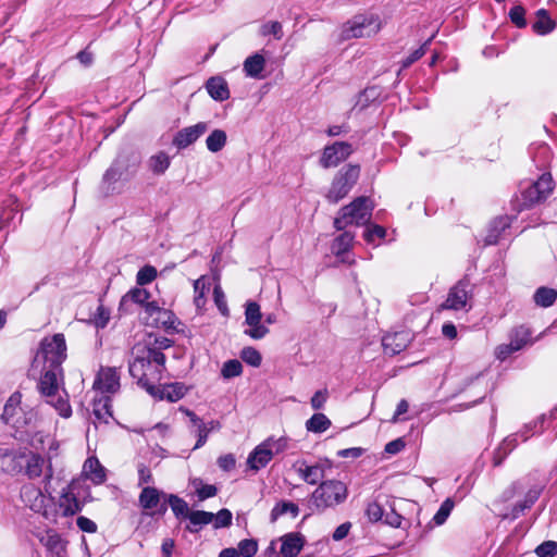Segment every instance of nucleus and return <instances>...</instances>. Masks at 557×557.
<instances>
[{
	"instance_id": "nucleus-7",
	"label": "nucleus",
	"mask_w": 557,
	"mask_h": 557,
	"mask_svg": "<svg viewBox=\"0 0 557 557\" xmlns=\"http://www.w3.org/2000/svg\"><path fill=\"white\" fill-rule=\"evenodd\" d=\"M347 496V486L342 481L327 480L313 491L311 502L318 511H323L344 503Z\"/></svg>"
},
{
	"instance_id": "nucleus-12",
	"label": "nucleus",
	"mask_w": 557,
	"mask_h": 557,
	"mask_svg": "<svg viewBox=\"0 0 557 557\" xmlns=\"http://www.w3.org/2000/svg\"><path fill=\"white\" fill-rule=\"evenodd\" d=\"M472 284L466 278L460 280L449 289L441 309L468 312L472 308Z\"/></svg>"
},
{
	"instance_id": "nucleus-20",
	"label": "nucleus",
	"mask_w": 557,
	"mask_h": 557,
	"mask_svg": "<svg viewBox=\"0 0 557 557\" xmlns=\"http://www.w3.org/2000/svg\"><path fill=\"white\" fill-rule=\"evenodd\" d=\"M209 128L208 123L199 122L195 125L181 129L174 137V145L178 148H186L201 137Z\"/></svg>"
},
{
	"instance_id": "nucleus-25",
	"label": "nucleus",
	"mask_w": 557,
	"mask_h": 557,
	"mask_svg": "<svg viewBox=\"0 0 557 557\" xmlns=\"http://www.w3.org/2000/svg\"><path fill=\"white\" fill-rule=\"evenodd\" d=\"M206 88L210 97L216 101H224L230 97L227 83L221 76L210 77L206 83Z\"/></svg>"
},
{
	"instance_id": "nucleus-32",
	"label": "nucleus",
	"mask_w": 557,
	"mask_h": 557,
	"mask_svg": "<svg viewBox=\"0 0 557 557\" xmlns=\"http://www.w3.org/2000/svg\"><path fill=\"white\" fill-rule=\"evenodd\" d=\"M210 289V283L206 278V276H200L194 282V304L197 309H203L207 302L206 295Z\"/></svg>"
},
{
	"instance_id": "nucleus-3",
	"label": "nucleus",
	"mask_w": 557,
	"mask_h": 557,
	"mask_svg": "<svg viewBox=\"0 0 557 557\" xmlns=\"http://www.w3.org/2000/svg\"><path fill=\"white\" fill-rule=\"evenodd\" d=\"M2 420L15 430L16 438L29 431V428L40 422L38 411L23 404L20 392L13 393L7 400L2 412Z\"/></svg>"
},
{
	"instance_id": "nucleus-63",
	"label": "nucleus",
	"mask_w": 557,
	"mask_h": 557,
	"mask_svg": "<svg viewBox=\"0 0 557 557\" xmlns=\"http://www.w3.org/2000/svg\"><path fill=\"white\" fill-rule=\"evenodd\" d=\"M513 346L509 344H502L496 347L495 349V356L498 360L504 361L506 360L512 352L518 351L517 349L512 348Z\"/></svg>"
},
{
	"instance_id": "nucleus-47",
	"label": "nucleus",
	"mask_w": 557,
	"mask_h": 557,
	"mask_svg": "<svg viewBox=\"0 0 557 557\" xmlns=\"http://www.w3.org/2000/svg\"><path fill=\"white\" fill-rule=\"evenodd\" d=\"M157 277V269L152 265L143 267L136 275V283L139 286L151 283Z\"/></svg>"
},
{
	"instance_id": "nucleus-58",
	"label": "nucleus",
	"mask_w": 557,
	"mask_h": 557,
	"mask_svg": "<svg viewBox=\"0 0 557 557\" xmlns=\"http://www.w3.org/2000/svg\"><path fill=\"white\" fill-rule=\"evenodd\" d=\"M366 513L370 521L376 522L383 518V509L381 505L376 502H372L368 504Z\"/></svg>"
},
{
	"instance_id": "nucleus-18",
	"label": "nucleus",
	"mask_w": 557,
	"mask_h": 557,
	"mask_svg": "<svg viewBox=\"0 0 557 557\" xmlns=\"http://www.w3.org/2000/svg\"><path fill=\"white\" fill-rule=\"evenodd\" d=\"M75 482H71L65 488L62 490L59 497L58 507L61 516L70 517L82 510V504L75 495Z\"/></svg>"
},
{
	"instance_id": "nucleus-60",
	"label": "nucleus",
	"mask_w": 557,
	"mask_h": 557,
	"mask_svg": "<svg viewBox=\"0 0 557 557\" xmlns=\"http://www.w3.org/2000/svg\"><path fill=\"white\" fill-rule=\"evenodd\" d=\"M263 35H273L275 38L281 39L283 36L282 25L278 22H270L262 26Z\"/></svg>"
},
{
	"instance_id": "nucleus-64",
	"label": "nucleus",
	"mask_w": 557,
	"mask_h": 557,
	"mask_svg": "<svg viewBox=\"0 0 557 557\" xmlns=\"http://www.w3.org/2000/svg\"><path fill=\"white\" fill-rule=\"evenodd\" d=\"M76 523L77 527L84 532L95 533L97 531V524L89 518L81 516L77 518Z\"/></svg>"
},
{
	"instance_id": "nucleus-16",
	"label": "nucleus",
	"mask_w": 557,
	"mask_h": 557,
	"mask_svg": "<svg viewBox=\"0 0 557 557\" xmlns=\"http://www.w3.org/2000/svg\"><path fill=\"white\" fill-rule=\"evenodd\" d=\"M352 152L350 144L345 141H336L331 146H326L320 159V164L327 169L336 166L342 161L346 160Z\"/></svg>"
},
{
	"instance_id": "nucleus-15",
	"label": "nucleus",
	"mask_w": 557,
	"mask_h": 557,
	"mask_svg": "<svg viewBox=\"0 0 557 557\" xmlns=\"http://www.w3.org/2000/svg\"><path fill=\"white\" fill-rule=\"evenodd\" d=\"M162 496L164 494L156 487L145 486L139 494L138 502L140 507L148 511L147 515H163L168 509V505L161 502Z\"/></svg>"
},
{
	"instance_id": "nucleus-45",
	"label": "nucleus",
	"mask_w": 557,
	"mask_h": 557,
	"mask_svg": "<svg viewBox=\"0 0 557 557\" xmlns=\"http://www.w3.org/2000/svg\"><path fill=\"white\" fill-rule=\"evenodd\" d=\"M169 505L176 517H188L189 509L187 503L176 495H169Z\"/></svg>"
},
{
	"instance_id": "nucleus-40",
	"label": "nucleus",
	"mask_w": 557,
	"mask_h": 557,
	"mask_svg": "<svg viewBox=\"0 0 557 557\" xmlns=\"http://www.w3.org/2000/svg\"><path fill=\"white\" fill-rule=\"evenodd\" d=\"M92 411L97 420L108 423L112 418L110 398L103 397L95 401Z\"/></svg>"
},
{
	"instance_id": "nucleus-43",
	"label": "nucleus",
	"mask_w": 557,
	"mask_h": 557,
	"mask_svg": "<svg viewBox=\"0 0 557 557\" xmlns=\"http://www.w3.org/2000/svg\"><path fill=\"white\" fill-rule=\"evenodd\" d=\"M238 556L253 557L258 552V542L255 539L242 540L237 545Z\"/></svg>"
},
{
	"instance_id": "nucleus-21",
	"label": "nucleus",
	"mask_w": 557,
	"mask_h": 557,
	"mask_svg": "<svg viewBox=\"0 0 557 557\" xmlns=\"http://www.w3.org/2000/svg\"><path fill=\"white\" fill-rule=\"evenodd\" d=\"M410 342V335L407 332H397L387 334L382 339L385 354L397 355L405 350Z\"/></svg>"
},
{
	"instance_id": "nucleus-30",
	"label": "nucleus",
	"mask_w": 557,
	"mask_h": 557,
	"mask_svg": "<svg viewBox=\"0 0 557 557\" xmlns=\"http://www.w3.org/2000/svg\"><path fill=\"white\" fill-rule=\"evenodd\" d=\"M147 324L154 325L157 327L161 326L170 332H176L178 331L177 327L181 322L172 311L164 309L159 318H154L153 321H148Z\"/></svg>"
},
{
	"instance_id": "nucleus-5",
	"label": "nucleus",
	"mask_w": 557,
	"mask_h": 557,
	"mask_svg": "<svg viewBox=\"0 0 557 557\" xmlns=\"http://www.w3.org/2000/svg\"><path fill=\"white\" fill-rule=\"evenodd\" d=\"M382 27L381 20L374 14H357L345 22L338 32V40L346 41L358 38H370Z\"/></svg>"
},
{
	"instance_id": "nucleus-44",
	"label": "nucleus",
	"mask_w": 557,
	"mask_h": 557,
	"mask_svg": "<svg viewBox=\"0 0 557 557\" xmlns=\"http://www.w3.org/2000/svg\"><path fill=\"white\" fill-rule=\"evenodd\" d=\"M243 372V366L237 359L227 360L224 362L221 374L224 379H232L239 376Z\"/></svg>"
},
{
	"instance_id": "nucleus-39",
	"label": "nucleus",
	"mask_w": 557,
	"mask_h": 557,
	"mask_svg": "<svg viewBox=\"0 0 557 557\" xmlns=\"http://www.w3.org/2000/svg\"><path fill=\"white\" fill-rule=\"evenodd\" d=\"M355 235L350 232H344L339 236H337L332 245V251L335 256L339 257L341 255L347 252L354 242Z\"/></svg>"
},
{
	"instance_id": "nucleus-27",
	"label": "nucleus",
	"mask_w": 557,
	"mask_h": 557,
	"mask_svg": "<svg viewBox=\"0 0 557 557\" xmlns=\"http://www.w3.org/2000/svg\"><path fill=\"white\" fill-rule=\"evenodd\" d=\"M265 67V59L260 53H255L248 57L243 64V70L246 76L251 78H262V72Z\"/></svg>"
},
{
	"instance_id": "nucleus-17",
	"label": "nucleus",
	"mask_w": 557,
	"mask_h": 557,
	"mask_svg": "<svg viewBox=\"0 0 557 557\" xmlns=\"http://www.w3.org/2000/svg\"><path fill=\"white\" fill-rule=\"evenodd\" d=\"M94 387L102 394H114L120 388V374L116 368H101L97 374Z\"/></svg>"
},
{
	"instance_id": "nucleus-36",
	"label": "nucleus",
	"mask_w": 557,
	"mask_h": 557,
	"mask_svg": "<svg viewBox=\"0 0 557 557\" xmlns=\"http://www.w3.org/2000/svg\"><path fill=\"white\" fill-rule=\"evenodd\" d=\"M285 513H290L293 518H296L299 513V508L292 502H280L271 510L270 519L272 522H275L281 516Z\"/></svg>"
},
{
	"instance_id": "nucleus-48",
	"label": "nucleus",
	"mask_w": 557,
	"mask_h": 557,
	"mask_svg": "<svg viewBox=\"0 0 557 557\" xmlns=\"http://www.w3.org/2000/svg\"><path fill=\"white\" fill-rule=\"evenodd\" d=\"M187 518L195 525H205L213 521L214 515L203 510H196L189 512Z\"/></svg>"
},
{
	"instance_id": "nucleus-13",
	"label": "nucleus",
	"mask_w": 557,
	"mask_h": 557,
	"mask_svg": "<svg viewBox=\"0 0 557 557\" xmlns=\"http://www.w3.org/2000/svg\"><path fill=\"white\" fill-rule=\"evenodd\" d=\"M555 187L549 173L542 174L535 182L522 189L523 206L530 207L546 200Z\"/></svg>"
},
{
	"instance_id": "nucleus-24",
	"label": "nucleus",
	"mask_w": 557,
	"mask_h": 557,
	"mask_svg": "<svg viewBox=\"0 0 557 557\" xmlns=\"http://www.w3.org/2000/svg\"><path fill=\"white\" fill-rule=\"evenodd\" d=\"M305 540L299 533H288L282 537L281 554L284 557H296L302 549Z\"/></svg>"
},
{
	"instance_id": "nucleus-57",
	"label": "nucleus",
	"mask_w": 557,
	"mask_h": 557,
	"mask_svg": "<svg viewBox=\"0 0 557 557\" xmlns=\"http://www.w3.org/2000/svg\"><path fill=\"white\" fill-rule=\"evenodd\" d=\"M110 319V312L102 306H98L97 311L94 315V323L97 327L103 329Z\"/></svg>"
},
{
	"instance_id": "nucleus-8",
	"label": "nucleus",
	"mask_w": 557,
	"mask_h": 557,
	"mask_svg": "<svg viewBox=\"0 0 557 557\" xmlns=\"http://www.w3.org/2000/svg\"><path fill=\"white\" fill-rule=\"evenodd\" d=\"M20 498L32 511L40 513L47 520H55L57 511L49 508L52 498L47 496L39 486L34 483H25L21 487Z\"/></svg>"
},
{
	"instance_id": "nucleus-29",
	"label": "nucleus",
	"mask_w": 557,
	"mask_h": 557,
	"mask_svg": "<svg viewBox=\"0 0 557 557\" xmlns=\"http://www.w3.org/2000/svg\"><path fill=\"white\" fill-rule=\"evenodd\" d=\"M556 27V22L552 20L545 9H540L536 12V21L533 24V30L539 35H546L553 32Z\"/></svg>"
},
{
	"instance_id": "nucleus-56",
	"label": "nucleus",
	"mask_w": 557,
	"mask_h": 557,
	"mask_svg": "<svg viewBox=\"0 0 557 557\" xmlns=\"http://www.w3.org/2000/svg\"><path fill=\"white\" fill-rule=\"evenodd\" d=\"M329 398V392L326 388L317 391L311 397L310 404L314 410L322 409Z\"/></svg>"
},
{
	"instance_id": "nucleus-14",
	"label": "nucleus",
	"mask_w": 557,
	"mask_h": 557,
	"mask_svg": "<svg viewBox=\"0 0 557 557\" xmlns=\"http://www.w3.org/2000/svg\"><path fill=\"white\" fill-rule=\"evenodd\" d=\"M248 329L244 334L252 339H261L269 333L268 326L262 323L260 306L255 301H248L245 306V322Z\"/></svg>"
},
{
	"instance_id": "nucleus-54",
	"label": "nucleus",
	"mask_w": 557,
	"mask_h": 557,
	"mask_svg": "<svg viewBox=\"0 0 557 557\" xmlns=\"http://www.w3.org/2000/svg\"><path fill=\"white\" fill-rule=\"evenodd\" d=\"M213 298L214 302L219 309V311L227 317L228 315V307L226 304L225 295L220 286H215L213 289Z\"/></svg>"
},
{
	"instance_id": "nucleus-33",
	"label": "nucleus",
	"mask_w": 557,
	"mask_h": 557,
	"mask_svg": "<svg viewBox=\"0 0 557 557\" xmlns=\"http://www.w3.org/2000/svg\"><path fill=\"white\" fill-rule=\"evenodd\" d=\"M557 299V290L549 287H540L533 295V300L539 307H550Z\"/></svg>"
},
{
	"instance_id": "nucleus-42",
	"label": "nucleus",
	"mask_w": 557,
	"mask_h": 557,
	"mask_svg": "<svg viewBox=\"0 0 557 557\" xmlns=\"http://www.w3.org/2000/svg\"><path fill=\"white\" fill-rule=\"evenodd\" d=\"M288 437L281 436L278 438L269 437L263 441L264 445H267L268 449L272 453V456L281 454L288 448Z\"/></svg>"
},
{
	"instance_id": "nucleus-1",
	"label": "nucleus",
	"mask_w": 557,
	"mask_h": 557,
	"mask_svg": "<svg viewBox=\"0 0 557 557\" xmlns=\"http://www.w3.org/2000/svg\"><path fill=\"white\" fill-rule=\"evenodd\" d=\"M66 358V344L63 334L46 337L40 343L32 369L41 373L38 387L47 403L52 406L62 418L72 416L67 393L60 387L62 383L61 364Z\"/></svg>"
},
{
	"instance_id": "nucleus-51",
	"label": "nucleus",
	"mask_w": 557,
	"mask_h": 557,
	"mask_svg": "<svg viewBox=\"0 0 557 557\" xmlns=\"http://www.w3.org/2000/svg\"><path fill=\"white\" fill-rule=\"evenodd\" d=\"M539 557H554L557 554V542L545 541L535 548Z\"/></svg>"
},
{
	"instance_id": "nucleus-31",
	"label": "nucleus",
	"mask_w": 557,
	"mask_h": 557,
	"mask_svg": "<svg viewBox=\"0 0 557 557\" xmlns=\"http://www.w3.org/2000/svg\"><path fill=\"white\" fill-rule=\"evenodd\" d=\"M171 159L164 151L151 156L148 160V168L156 175L163 174L169 169Z\"/></svg>"
},
{
	"instance_id": "nucleus-28",
	"label": "nucleus",
	"mask_w": 557,
	"mask_h": 557,
	"mask_svg": "<svg viewBox=\"0 0 557 557\" xmlns=\"http://www.w3.org/2000/svg\"><path fill=\"white\" fill-rule=\"evenodd\" d=\"M150 298V293L143 287H135L128 290L121 299V308L129 309L131 304L144 306Z\"/></svg>"
},
{
	"instance_id": "nucleus-53",
	"label": "nucleus",
	"mask_w": 557,
	"mask_h": 557,
	"mask_svg": "<svg viewBox=\"0 0 557 557\" xmlns=\"http://www.w3.org/2000/svg\"><path fill=\"white\" fill-rule=\"evenodd\" d=\"M432 38H433V36L431 38H429L421 47H419L412 53H410V55H408L406 59H404V61H403L404 69L409 67L412 63H414L416 61H418L420 58H422L425 54L428 46L431 42Z\"/></svg>"
},
{
	"instance_id": "nucleus-50",
	"label": "nucleus",
	"mask_w": 557,
	"mask_h": 557,
	"mask_svg": "<svg viewBox=\"0 0 557 557\" xmlns=\"http://www.w3.org/2000/svg\"><path fill=\"white\" fill-rule=\"evenodd\" d=\"M17 453L0 447V468L8 472V467L17 462Z\"/></svg>"
},
{
	"instance_id": "nucleus-59",
	"label": "nucleus",
	"mask_w": 557,
	"mask_h": 557,
	"mask_svg": "<svg viewBox=\"0 0 557 557\" xmlns=\"http://www.w3.org/2000/svg\"><path fill=\"white\" fill-rule=\"evenodd\" d=\"M385 234H386V231L384 227L380 226V225H371L370 227H368L364 232V239L368 242V243H372L374 240L375 237L377 238H384L385 237Z\"/></svg>"
},
{
	"instance_id": "nucleus-22",
	"label": "nucleus",
	"mask_w": 557,
	"mask_h": 557,
	"mask_svg": "<svg viewBox=\"0 0 557 557\" xmlns=\"http://www.w3.org/2000/svg\"><path fill=\"white\" fill-rule=\"evenodd\" d=\"M296 470L298 475L308 484L314 485L324 478V468L322 465H307L305 461H297Z\"/></svg>"
},
{
	"instance_id": "nucleus-62",
	"label": "nucleus",
	"mask_w": 557,
	"mask_h": 557,
	"mask_svg": "<svg viewBox=\"0 0 557 557\" xmlns=\"http://www.w3.org/2000/svg\"><path fill=\"white\" fill-rule=\"evenodd\" d=\"M145 312L149 315L148 321H153L154 318H159L161 312L164 310L160 308L154 301H147L144 306Z\"/></svg>"
},
{
	"instance_id": "nucleus-61",
	"label": "nucleus",
	"mask_w": 557,
	"mask_h": 557,
	"mask_svg": "<svg viewBox=\"0 0 557 557\" xmlns=\"http://www.w3.org/2000/svg\"><path fill=\"white\" fill-rule=\"evenodd\" d=\"M153 478L150 469L146 467L144 463L138 466V485L141 486L144 484L152 483Z\"/></svg>"
},
{
	"instance_id": "nucleus-49",
	"label": "nucleus",
	"mask_w": 557,
	"mask_h": 557,
	"mask_svg": "<svg viewBox=\"0 0 557 557\" xmlns=\"http://www.w3.org/2000/svg\"><path fill=\"white\" fill-rule=\"evenodd\" d=\"M240 358L252 367H259L261 364V355L253 347H245L240 352Z\"/></svg>"
},
{
	"instance_id": "nucleus-38",
	"label": "nucleus",
	"mask_w": 557,
	"mask_h": 557,
	"mask_svg": "<svg viewBox=\"0 0 557 557\" xmlns=\"http://www.w3.org/2000/svg\"><path fill=\"white\" fill-rule=\"evenodd\" d=\"M220 429H221V423L216 420H211L208 423L203 422L201 425H199L195 430V433H196L198 440L196 442L194 449H198V448L202 447L207 442L209 433L214 430H220Z\"/></svg>"
},
{
	"instance_id": "nucleus-46",
	"label": "nucleus",
	"mask_w": 557,
	"mask_h": 557,
	"mask_svg": "<svg viewBox=\"0 0 557 557\" xmlns=\"http://www.w3.org/2000/svg\"><path fill=\"white\" fill-rule=\"evenodd\" d=\"M454 502L451 498H447L445 499L440 509L437 510V512L434 515L433 517V521L436 525H442L443 523H445V521L447 520V518L449 517L451 510L454 509Z\"/></svg>"
},
{
	"instance_id": "nucleus-23",
	"label": "nucleus",
	"mask_w": 557,
	"mask_h": 557,
	"mask_svg": "<svg viewBox=\"0 0 557 557\" xmlns=\"http://www.w3.org/2000/svg\"><path fill=\"white\" fill-rule=\"evenodd\" d=\"M272 453L262 442L249 454L247 463L250 469L258 471L261 468H264L272 460Z\"/></svg>"
},
{
	"instance_id": "nucleus-10",
	"label": "nucleus",
	"mask_w": 557,
	"mask_h": 557,
	"mask_svg": "<svg viewBox=\"0 0 557 557\" xmlns=\"http://www.w3.org/2000/svg\"><path fill=\"white\" fill-rule=\"evenodd\" d=\"M138 162L136 156H120L103 174L102 183L106 190L112 193L115 190V184L117 182L127 181L134 176Z\"/></svg>"
},
{
	"instance_id": "nucleus-2",
	"label": "nucleus",
	"mask_w": 557,
	"mask_h": 557,
	"mask_svg": "<svg viewBox=\"0 0 557 557\" xmlns=\"http://www.w3.org/2000/svg\"><path fill=\"white\" fill-rule=\"evenodd\" d=\"M52 460L48 455H42L33 450H20L17 453V462L8 467V472L17 474L23 473L29 480L42 478L44 490L48 491L54 474Z\"/></svg>"
},
{
	"instance_id": "nucleus-41",
	"label": "nucleus",
	"mask_w": 557,
	"mask_h": 557,
	"mask_svg": "<svg viewBox=\"0 0 557 557\" xmlns=\"http://www.w3.org/2000/svg\"><path fill=\"white\" fill-rule=\"evenodd\" d=\"M540 493H541V491L539 488L530 490L527 493L523 502L515 506V508L512 510V516L516 518L521 512H523L525 509L530 508L536 502V499L539 498Z\"/></svg>"
},
{
	"instance_id": "nucleus-35",
	"label": "nucleus",
	"mask_w": 557,
	"mask_h": 557,
	"mask_svg": "<svg viewBox=\"0 0 557 557\" xmlns=\"http://www.w3.org/2000/svg\"><path fill=\"white\" fill-rule=\"evenodd\" d=\"M529 343H531V332L528 327L520 325L511 331L510 344L513 349L520 350Z\"/></svg>"
},
{
	"instance_id": "nucleus-4",
	"label": "nucleus",
	"mask_w": 557,
	"mask_h": 557,
	"mask_svg": "<svg viewBox=\"0 0 557 557\" xmlns=\"http://www.w3.org/2000/svg\"><path fill=\"white\" fill-rule=\"evenodd\" d=\"M132 356L133 359L128 362L129 374L147 388L150 384L146 382V377L153 371L160 372L164 367L165 356L162 351L141 344L133 347Z\"/></svg>"
},
{
	"instance_id": "nucleus-34",
	"label": "nucleus",
	"mask_w": 557,
	"mask_h": 557,
	"mask_svg": "<svg viewBox=\"0 0 557 557\" xmlns=\"http://www.w3.org/2000/svg\"><path fill=\"white\" fill-rule=\"evenodd\" d=\"M227 136L223 129H213L206 139L207 149L211 152L221 151L226 145Z\"/></svg>"
},
{
	"instance_id": "nucleus-6",
	"label": "nucleus",
	"mask_w": 557,
	"mask_h": 557,
	"mask_svg": "<svg viewBox=\"0 0 557 557\" xmlns=\"http://www.w3.org/2000/svg\"><path fill=\"white\" fill-rule=\"evenodd\" d=\"M372 209L373 205L368 197H358L339 210L334 220V226L342 231L348 225H363L370 221Z\"/></svg>"
},
{
	"instance_id": "nucleus-11",
	"label": "nucleus",
	"mask_w": 557,
	"mask_h": 557,
	"mask_svg": "<svg viewBox=\"0 0 557 557\" xmlns=\"http://www.w3.org/2000/svg\"><path fill=\"white\" fill-rule=\"evenodd\" d=\"M360 175V166L348 164L335 175L332 185L326 194L330 202L336 203L347 196Z\"/></svg>"
},
{
	"instance_id": "nucleus-19",
	"label": "nucleus",
	"mask_w": 557,
	"mask_h": 557,
	"mask_svg": "<svg viewBox=\"0 0 557 557\" xmlns=\"http://www.w3.org/2000/svg\"><path fill=\"white\" fill-rule=\"evenodd\" d=\"M147 391L159 399H166L171 403H175L185 396L187 388L182 383H172L158 387L149 385L147 386Z\"/></svg>"
},
{
	"instance_id": "nucleus-26",
	"label": "nucleus",
	"mask_w": 557,
	"mask_h": 557,
	"mask_svg": "<svg viewBox=\"0 0 557 557\" xmlns=\"http://www.w3.org/2000/svg\"><path fill=\"white\" fill-rule=\"evenodd\" d=\"M83 472L85 476L95 484H101L106 481V470L96 457H89L86 459Z\"/></svg>"
},
{
	"instance_id": "nucleus-9",
	"label": "nucleus",
	"mask_w": 557,
	"mask_h": 557,
	"mask_svg": "<svg viewBox=\"0 0 557 557\" xmlns=\"http://www.w3.org/2000/svg\"><path fill=\"white\" fill-rule=\"evenodd\" d=\"M40 426L41 421L29 428L30 430L22 434L18 440L27 442L34 448L33 451H42L44 455L49 456V459H54L59 456L60 442Z\"/></svg>"
},
{
	"instance_id": "nucleus-52",
	"label": "nucleus",
	"mask_w": 557,
	"mask_h": 557,
	"mask_svg": "<svg viewBox=\"0 0 557 557\" xmlns=\"http://www.w3.org/2000/svg\"><path fill=\"white\" fill-rule=\"evenodd\" d=\"M525 10L522 5H516L510 9L509 17L510 21L519 28H523L527 26V21L524 17Z\"/></svg>"
},
{
	"instance_id": "nucleus-55",
	"label": "nucleus",
	"mask_w": 557,
	"mask_h": 557,
	"mask_svg": "<svg viewBox=\"0 0 557 557\" xmlns=\"http://www.w3.org/2000/svg\"><path fill=\"white\" fill-rule=\"evenodd\" d=\"M214 528H225L232 523V512L228 509H221L213 518Z\"/></svg>"
},
{
	"instance_id": "nucleus-37",
	"label": "nucleus",
	"mask_w": 557,
	"mask_h": 557,
	"mask_svg": "<svg viewBox=\"0 0 557 557\" xmlns=\"http://www.w3.org/2000/svg\"><path fill=\"white\" fill-rule=\"evenodd\" d=\"M331 426V420L324 413H314L306 422V429L312 433L325 432Z\"/></svg>"
}]
</instances>
